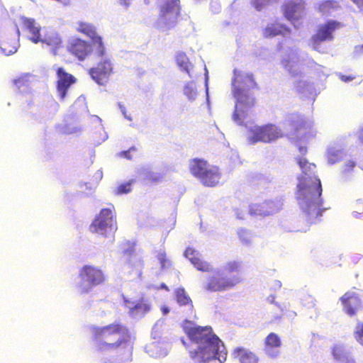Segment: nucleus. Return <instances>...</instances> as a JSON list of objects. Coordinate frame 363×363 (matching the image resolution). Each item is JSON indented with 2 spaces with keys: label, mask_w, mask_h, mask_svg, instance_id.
Masks as SVG:
<instances>
[{
  "label": "nucleus",
  "mask_w": 363,
  "mask_h": 363,
  "mask_svg": "<svg viewBox=\"0 0 363 363\" xmlns=\"http://www.w3.org/2000/svg\"><path fill=\"white\" fill-rule=\"evenodd\" d=\"M301 155H306V147L298 145ZM297 163L301 171L298 177L296 199L301 209L308 216L310 223L315 222L321 216L320 199L322 187L320 179L315 175L316 166L303 156L297 157Z\"/></svg>",
  "instance_id": "1"
},
{
  "label": "nucleus",
  "mask_w": 363,
  "mask_h": 363,
  "mask_svg": "<svg viewBox=\"0 0 363 363\" xmlns=\"http://www.w3.org/2000/svg\"><path fill=\"white\" fill-rule=\"evenodd\" d=\"M184 329L190 340L187 348L194 363H223L226 360L225 348L211 327L186 321Z\"/></svg>",
  "instance_id": "2"
},
{
  "label": "nucleus",
  "mask_w": 363,
  "mask_h": 363,
  "mask_svg": "<svg viewBox=\"0 0 363 363\" xmlns=\"http://www.w3.org/2000/svg\"><path fill=\"white\" fill-rule=\"evenodd\" d=\"M233 96L236 99L233 121L238 125H245L255 105V99L252 90L257 86L252 74L241 70H234L232 82Z\"/></svg>",
  "instance_id": "3"
},
{
  "label": "nucleus",
  "mask_w": 363,
  "mask_h": 363,
  "mask_svg": "<svg viewBox=\"0 0 363 363\" xmlns=\"http://www.w3.org/2000/svg\"><path fill=\"white\" fill-rule=\"evenodd\" d=\"M92 333L96 348L101 352L114 351L130 339L128 330L117 323L103 327H94Z\"/></svg>",
  "instance_id": "4"
},
{
  "label": "nucleus",
  "mask_w": 363,
  "mask_h": 363,
  "mask_svg": "<svg viewBox=\"0 0 363 363\" xmlns=\"http://www.w3.org/2000/svg\"><path fill=\"white\" fill-rule=\"evenodd\" d=\"M160 12L154 26L164 32L174 28L181 12L179 0H160L159 3Z\"/></svg>",
  "instance_id": "5"
},
{
  "label": "nucleus",
  "mask_w": 363,
  "mask_h": 363,
  "mask_svg": "<svg viewBox=\"0 0 363 363\" xmlns=\"http://www.w3.org/2000/svg\"><path fill=\"white\" fill-rule=\"evenodd\" d=\"M189 168L191 173L205 186H213L220 179L218 168L208 164L203 160L195 158L189 160Z\"/></svg>",
  "instance_id": "6"
},
{
  "label": "nucleus",
  "mask_w": 363,
  "mask_h": 363,
  "mask_svg": "<svg viewBox=\"0 0 363 363\" xmlns=\"http://www.w3.org/2000/svg\"><path fill=\"white\" fill-rule=\"evenodd\" d=\"M80 282L77 289L81 294L89 292L92 288L101 284L105 281L102 270L93 265H85L79 271Z\"/></svg>",
  "instance_id": "7"
},
{
  "label": "nucleus",
  "mask_w": 363,
  "mask_h": 363,
  "mask_svg": "<svg viewBox=\"0 0 363 363\" xmlns=\"http://www.w3.org/2000/svg\"><path fill=\"white\" fill-rule=\"evenodd\" d=\"M113 206L103 208L90 225V230L99 235L108 237L114 234L117 230L116 221L113 212Z\"/></svg>",
  "instance_id": "8"
},
{
  "label": "nucleus",
  "mask_w": 363,
  "mask_h": 363,
  "mask_svg": "<svg viewBox=\"0 0 363 363\" xmlns=\"http://www.w3.org/2000/svg\"><path fill=\"white\" fill-rule=\"evenodd\" d=\"M340 27V23L330 20L325 23L320 24L316 33L313 35L309 41V45L313 50L318 52H325L322 44L324 42H331L334 40V32Z\"/></svg>",
  "instance_id": "9"
},
{
  "label": "nucleus",
  "mask_w": 363,
  "mask_h": 363,
  "mask_svg": "<svg viewBox=\"0 0 363 363\" xmlns=\"http://www.w3.org/2000/svg\"><path fill=\"white\" fill-rule=\"evenodd\" d=\"M247 128V139L250 144L258 142L270 143L283 135L281 129L273 124L264 126L254 125H250Z\"/></svg>",
  "instance_id": "10"
},
{
  "label": "nucleus",
  "mask_w": 363,
  "mask_h": 363,
  "mask_svg": "<svg viewBox=\"0 0 363 363\" xmlns=\"http://www.w3.org/2000/svg\"><path fill=\"white\" fill-rule=\"evenodd\" d=\"M240 281V279L238 275L227 276L221 270L216 269L212 271L204 288L211 291H227L233 289Z\"/></svg>",
  "instance_id": "11"
},
{
  "label": "nucleus",
  "mask_w": 363,
  "mask_h": 363,
  "mask_svg": "<svg viewBox=\"0 0 363 363\" xmlns=\"http://www.w3.org/2000/svg\"><path fill=\"white\" fill-rule=\"evenodd\" d=\"M97 65L90 69L91 78L99 85H105L112 73V63L110 56L97 59Z\"/></svg>",
  "instance_id": "12"
},
{
  "label": "nucleus",
  "mask_w": 363,
  "mask_h": 363,
  "mask_svg": "<svg viewBox=\"0 0 363 363\" xmlns=\"http://www.w3.org/2000/svg\"><path fill=\"white\" fill-rule=\"evenodd\" d=\"M285 17L291 21L296 28L299 24L297 22L305 15V3L303 0H290L284 6Z\"/></svg>",
  "instance_id": "13"
},
{
  "label": "nucleus",
  "mask_w": 363,
  "mask_h": 363,
  "mask_svg": "<svg viewBox=\"0 0 363 363\" xmlns=\"http://www.w3.org/2000/svg\"><path fill=\"white\" fill-rule=\"evenodd\" d=\"M281 64L292 77H301V64L297 49L291 48L288 50L282 57Z\"/></svg>",
  "instance_id": "14"
},
{
  "label": "nucleus",
  "mask_w": 363,
  "mask_h": 363,
  "mask_svg": "<svg viewBox=\"0 0 363 363\" xmlns=\"http://www.w3.org/2000/svg\"><path fill=\"white\" fill-rule=\"evenodd\" d=\"M123 301L125 308L128 309V314L133 318L140 319L151 310V304L147 299L132 301L124 297Z\"/></svg>",
  "instance_id": "15"
},
{
  "label": "nucleus",
  "mask_w": 363,
  "mask_h": 363,
  "mask_svg": "<svg viewBox=\"0 0 363 363\" xmlns=\"http://www.w3.org/2000/svg\"><path fill=\"white\" fill-rule=\"evenodd\" d=\"M69 51L79 60L83 61L91 53V46L89 42L75 38L69 42Z\"/></svg>",
  "instance_id": "16"
},
{
  "label": "nucleus",
  "mask_w": 363,
  "mask_h": 363,
  "mask_svg": "<svg viewBox=\"0 0 363 363\" xmlns=\"http://www.w3.org/2000/svg\"><path fill=\"white\" fill-rule=\"evenodd\" d=\"M13 30L14 33L12 38H7L6 35L1 36L3 40L0 44V49L1 52L6 56L16 53L20 46V30L17 25L13 26Z\"/></svg>",
  "instance_id": "17"
},
{
  "label": "nucleus",
  "mask_w": 363,
  "mask_h": 363,
  "mask_svg": "<svg viewBox=\"0 0 363 363\" xmlns=\"http://www.w3.org/2000/svg\"><path fill=\"white\" fill-rule=\"evenodd\" d=\"M125 264L124 266V273L135 274L137 277H141V269L143 262L140 257H138L133 249L125 252Z\"/></svg>",
  "instance_id": "18"
},
{
  "label": "nucleus",
  "mask_w": 363,
  "mask_h": 363,
  "mask_svg": "<svg viewBox=\"0 0 363 363\" xmlns=\"http://www.w3.org/2000/svg\"><path fill=\"white\" fill-rule=\"evenodd\" d=\"M340 301L345 312L350 316L355 315L361 304L360 299L354 292H347L340 298Z\"/></svg>",
  "instance_id": "19"
},
{
  "label": "nucleus",
  "mask_w": 363,
  "mask_h": 363,
  "mask_svg": "<svg viewBox=\"0 0 363 363\" xmlns=\"http://www.w3.org/2000/svg\"><path fill=\"white\" fill-rule=\"evenodd\" d=\"M57 92L61 99H63L69 86L74 82V78L72 75L67 73L63 68L57 69Z\"/></svg>",
  "instance_id": "20"
},
{
  "label": "nucleus",
  "mask_w": 363,
  "mask_h": 363,
  "mask_svg": "<svg viewBox=\"0 0 363 363\" xmlns=\"http://www.w3.org/2000/svg\"><path fill=\"white\" fill-rule=\"evenodd\" d=\"M184 256L189 259L191 264L198 269L202 272H211V265L201 259L200 253L191 247H187L184 252Z\"/></svg>",
  "instance_id": "21"
},
{
  "label": "nucleus",
  "mask_w": 363,
  "mask_h": 363,
  "mask_svg": "<svg viewBox=\"0 0 363 363\" xmlns=\"http://www.w3.org/2000/svg\"><path fill=\"white\" fill-rule=\"evenodd\" d=\"M281 344L279 337L277 334L271 333L265 338L264 350L269 357L276 358L279 354Z\"/></svg>",
  "instance_id": "22"
},
{
  "label": "nucleus",
  "mask_w": 363,
  "mask_h": 363,
  "mask_svg": "<svg viewBox=\"0 0 363 363\" xmlns=\"http://www.w3.org/2000/svg\"><path fill=\"white\" fill-rule=\"evenodd\" d=\"M21 23L23 27L28 30L32 35L30 40L34 43H38L41 41V35L40 34V26L33 18H28L24 16L21 18Z\"/></svg>",
  "instance_id": "23"
},
{
  "label": "nucleus",
  "mask_w": 363,
  "mask_h": 363,
  "mask_svg": "<svg viewBox=\"0 0 363 363\" xmlns=\"http://www.w3.org/2000/svg\"><path fill=\"white\" fill-rule=\"evenodd\" d=\"M290 33V29L280 23H268L263 30V35L265 38H273L278 35L288 38Z\"/></svg>",
  "instance_id": "24"
},
{
  "label": "nucleus",
  "mask_w": 363,
  "mask_h": 363,
  "mask_svg": "<svg viewBox=\"0 0 363 363\" xmlns=\"http://www.w3.org/2000/svg\"><path fill=\"white\" fill-rule=\"evenodd\" d=\"M332 354L336 361L342 363H356L351 353L342 344H335L332 348Z\"/></svg>",
  "instance_id": "25"
},
{
  "label": "nucleus",
  "mask_w": 363,
  "mask_h": 363,
  "mask_svg": "<svg viewBox=\"0 0 363 363\" xmlns=\"http://www.w3.org/2000/svg\"><path fill=\"white\" fill-rule=\"evenodd\" d=\"M175 61L179 70L193 77L192 72L194 68V64L190 61L185 52H178L175 55Z\"/></svg>",
  "instance_id": "26"
},
{
  "label": "nucleus",
  "mask_w": 363,
  "mask_h": 363,
  "mask_svg": "<svg viewBox=\"0 0 363 363\" xmlns=\"http://www.w3.org/2000/svg\"><path fill=\"white\" fill-rule=\"evenodd\" d=\"M40 42L46 43L48 45L50 46L52 48V52L54 55L57 54V49L60 48L62 45V39L60 36L56 31L52 29L46 31L43 38L41 37Z\"/></svg>",
  "instance_id": "27"
},
{
  "label": "nucleus",
  "mask_w": 363,
  "mask_h": 363,
  "mask_svg": "<svg viewBox=\"0 0 363 363\" xmlns=\"http://www.w3.org/2000/svg\"><path fill=\"white\" fill-rule=\"evenodd\" d=\"M170 347L168 344L152 342L146 347L147 352L153 357H164L167 355Z\"/></svg>",
  "instance_id": "28"
},
{
  "label": "nucleus",
  "mask_w": 363,
  "mask_h": 363,
  "mask_svg": "<svg viewBox=\"0 0 363 363\" xmlns=\"http://www.w3.org/2000/svg\"><path fill=\"white\" fill-rule=\"evenodd\" d=\"M345 156L343 149L338 145L331 144L328 146L326 150L325 157L328 163L334 164L340 162Z\"/></svg>",
  "instance_id": "29"
},
{
  "label": "nucleus",
  "mask_w": 363,
  "mask_h": 363,
  "mask_svg": "<svg viewBox=\"0 0 363 363\" xmlns=\"http://www.w3.org/2000/svg\"><path fill=\"white\" fill-rule=\"evenodd\" d=\"M90 45L91 46V52L96 59L109 57L101 36L97 35L92 38Z\"/></svg>",
  "instance_id": "30"
},
{
  "label": "nucleus",
  "mask_w": 363,
  "mask_h": 363,
  "mask_svg": "<svg viewBox=\"0 0 363 363\" xmlns=\"http://www.w3.org/2000/svg\"><path fill=\"white\" fill-rule=\"evenodd\" d=\"M233 355L238 359L240 363H257V357L251 351L245 348H237L234 350Z\"/></svg>",
  "instance_id": "31"
},
{
  "label": "nucleus",
  "mask_w": 363,
  "mask_h": 363,
  "mask_svg": "<svg viewBox=\"0 0 363 363\" xmlns=\"http://www.w3.org/2000/svg\"><path fill=\"white\" fill-rule=\"evenodd\" d=\"M176 299L180 306H185L189 312L193 311L192 301L184 288H179L175 291Z\"/></svg>",
  "instance_id": "32"
},
{
  "label": "nucleus",
  "mask_w": 363,
  "mask_h": 363,
  "mask_svg": "<svg viewBox=\"0 0 363 363\" xmlns=\"http://www.w3.org/2000/svg\"><path fill=\"white\" fill-rule=\"evenodd\" d=\"M75 28L78 32L90 38L91 40L99 35L96 33V27L91 23L78 21L75 24Z\"/></svg>",
  "instance_id": "33"
},
{
  "label": "nucleus",
  "mask_w": 363,
  "mask_h": 363,
  "mask_svg": "<svg viewBox=\"0 0 363 363\" xmlns=\"http://www.w3.org/2000/svg\"><path fill=\"white\" fill-rule=\"evenodd\" d=\"M139 176L141 179L152 182H160L163 178V174L153 172L149 167H143L140 169Z\"/></svg>",
  "instance_id": "34"
},
{
  "label": "nucleus",
  "mask_w": 363,
  "mask_h": 363,
  "mask_svg": "<svg viewBox=\"0 0 363 363\" xmlns=\"http://www.w3.org/2000/svg\"><path fill=\"white\" fill-rule=\"evenodd\" d=\"M183 94L189 101H194L199 94L196 83L194 81L185 82L183 86Z\"/></svg>",
  "instance_id": "35"
},
{
  "label": "nucleus",
  "mask_w": 363,
  "mask_h": 363,
  "mask_svg": "<svg viewBox=\"0 0 363 363\" xmlns=\"http://www.w3.org/2000/svg\"><path fill=\"white\" fill-rule=\"evenodd\" d=\"M295 86L298 92L306 97L313 96L315 91L313 85L303 79L296 82Z\"/></svg>",
  "instance_id": "36"
},
{
  "label": "nucleus",
  "mask_w": 363,
  "mask_h": 363,
  "mask_svg": "<svg viewBox=\"0 0 363 363\" xmlns=\"http://www.w3.org/2000/svg\"><path fill=\"white\" fill-rule=\"evenodd\" d=\"M264 203L262 204H252L250 206V213L252 216H267L279 211V207L272 208V210H265Z\"/></svg>",
  "instance_id": "37"
},
{
  "label": "nucleus",
  "mask_w": 363,
  "mask_h": 363,
  "mask_svg": "<svg viewBox=\"0 0 363 363\" xmlns=\"http://www.w3.org/2000/svg\"><path fill=\"white\" fill-rule=\"evenodd\" d=\"M340 8L337 1L328 0L321 3L319 5V11L323 14L330 15L333 12L337 11Z\"/></svg>",
  "instance_id": "38"
},
{
  "label": "nucleus",
  "mask_w": 363,
  "mask_h": 363,
  "mask_svg": "<svg viewBox=\"0 0 363 363\" xmlns=\"http://www.w3.org/2000/svg\"><path fill=\"white\" fill-rule=\"evenodd\" d=\"M356 167V162L353 160H348L345 161L342 167L341 175L345 180H346L353 172Z\"/></svg>",
  "instance_id": "39"
},
{
  "label": "nucleus",
  "mask_w": 363,
  "mask_h": 363,
  "mask_svg": "<svg viewBox=\"0 0 363 363\" xmlns=\"http://www.w3.org/2000/svg\"><path fill=\"white\" fill-rule=\"evenodd\" d=\"M240 267V262L236 261H230L227 262L221 269H219L224 272L225 275L232 276V274L238 272Z\"/></svg>",
  "instance_id": "40"
},
{
  "label": "nucleus",
  "mask_w": 363,
  "mask_h": 363,
  "mask_svg": "<svg viewBox=\"0 0 363 363\" xmlns=\"http://www.w3.org/2000/svg\"><path fill=\"white\" fill-rule=\"evenodd\" d=\"M238 235L242 244L250 245L251 243L252 235L250 231L241 228L238 230Z\"/></svg>",
  "instance_id": "41"
},
{
  "label": "nucleus",
  "mask_w": 363,
  "mask_h": 363,
  "mask_svg": "<svg viewBox=\"0 0 363 363\" xmlns=\"http://www.w3.org/2000/svg\"><path fill=\"white\" fill-rule=\"evenodd\" d=\"M354 337L355 340L363 346V323L358 321L354 330Z\"/></svg>",
  "instance_id": "42"
},
{
  "label": "nucleus",
  "mask_w": 363,
  "mask_h": 363,
  "mask_svg": "<svg viewBox=\"0 0 363 363\" xmlns=\"http://www.w3.org/2000/svg\"><path fill=\"white\" fill-rule=\"evenodd\" d=\"M157 258L161 265L162 269H168L171 266V262L167 259L164 251L161 250L158 252Z\"/></svg>",
  "instance_id": "43"
},
{
  "label": "nucleus",
  "mask_w": 363,
  "mask_h": 363,
  "mask_svg": "<svg viewBox=\"0 0 363 363\" xmlns=\"http://www.w3.org/2000/svg\"><path fill=\"white\" fill-rule=\"evenodd\" d=\"M130 182L121 184L116 190V194H127L130 191Z\"/></svg>",
  "instance_id": "44"
},
{
  "label": "nucleus",
  "mask_w": 363,
  "mask_h": 363,
  "mask_svg": "<svg viewBox=\"0 0 363 363\" xmlns=\"http://www.w3.org/2000/svg\"><path fill=\"white\" fill-rule=\"evenodd\" d=\"M137 149L135 146L131 147L126 151H122L119 153L121 157H124L128 160L132 159V153L136 152Z\"/></svg>",
  "instance_id": "45"
},
{
  "label": "nucleus",
  "mask_w": 363,
  "mask_h": 363,
  "mask_svg": "<svg viewBox=\"0 0 363 363\" xmlns=\"http://www.w3.org/2000/svg\"><path fill=\"white\" fill-rule=\"evenodd\" d=\"M265 210H272V208L279 207V210L281 208V203L280 202L274 201H267L264 203Z\"/></svg>",
  "instance_id": "46"
},
{
  "label": "nucleus",
  "mask_w": 363,
  "mask_h": 363,
  "mask_svg": "<svg viewBox=\"0 0 363 363\" xmlns=\"http://www.w3.org/2000/svg\"><path fill=\"white\" fill-rule=\"evenodd\" d=\"M118 106L121 113L124 116V118H126L127 120L131 121H132V118L130 117V116L127 114V111H126V108H125V106L123 104H121V102H118Z\"/></svg>",
  "instance_id": "47"
},
{
  "label": "nucleus",
  "mask_w": 363,
  "mask_h": 363,
  "mask_svg": "<svg viewBox=\"0 0 363 363\" xmlns=\"http://www.w3.org/2000/svg\"><path fill=\"white\" fill-rule=\"evenodd\" d=\"M354 55L357 57L363 55V45L354 47Z\"/></svg>",
  "instance_id": "48"
},
{
  "label": "nucleus",
  "mask_w": 363,
  "mask_h": 363,
  "mask_svg": "<svg viewBox=\"0 0 363 363\" xmlns=\"http://www.w3.org/2000/svg\"><path fill=\"white\" fill-rule=\"evenodd\" d=\"M132 1L133 0H119V4L125 9H128L130 6Z\"/></svg>",
  "instance_id": "49"
},
{
  "label": "nucleus",
  "mask_w": 363,
  "mask_h": 363,
  "mask_svg": "<svg viewBox=\"0 0 363 363\" xmlns=\"http://www.w3.org/2000/svg\"><path fill=\"white\" fill-rule=\"evenodd\" d=\"M211 7L212 11L214 13L218 12L220 11V4L217 1L211 2Z\"/></svg>",
  "instance_id": "50"
},
{
  "label": "nucleus",
  "mask_w": 363,
  "mask_h": 363,
  "mask_svg": "<svg viewBox=\"0 0 363 363\" xmlns=\"http://www.w3.org/2000/svg\"><path fill=\"white\" fill-rule=\"evenodd\" d=\"M81 131H82V128L79 127H77V126L68 128L67 130H66V132L69 134L78 133H80Z\"/></svg>",
  "instance_id": "51"
},
{
  "label": "nucleus",
  "mask_w": 363,
  "mask_h": 363,
  "mask_svg": "<svg viewBox=\"0 0 363 363\" xmlns=\"http://www.w3.org/2000/svg\"><path fill=\"white\" fill-rule=\"evenodd\" d=\"M316 66H317L316 70H318V71L320 70L324 76H328L329 74V70L327 68H325L321 65H316Z\"/></svg>",
  "instance_id": "52"
},
{
  "label": "nucleus",
  "mask_w": 363,
  "mask_h": 363,
  "mask_svg": "<svg viewBox=\"0 0 363 363\" xmlns=\"http://www.w3.org/2000/svg\"><path fill=\"white\" fill-rule=\"evenodd\" d=\"M205 70H206V73H205V86H206V95H207V97L208 96V70L206 69V68H205Z\"/></svg>",
  "instance_id": "53"
},
{
  "label": "nucleus",
  "mask_w": 363,
  "mask_h": 363,
  "mask_svg": "<svg viewBox=\"0 0 363 363\" xmlns=\"http://www.w3.org/2000/svg\"><path fill=\"white\" fill-rule=\"evenodd\" d=\"M160 0H144V3L146 5H150L152 4H157L159 6Z\"/></svg>",
  "instance_id": "54"
},
{
  "label": "nucleus",
  "mask_w": 363,
  "mask_h": 363,
  "mask_svg": "<svg viewBox=\"0 0 363 363\" xmlns=\"http://www.w3.org/2000/svg\"><path fill=\"white\" fill-rule=\"evenodd\" d=\"M340 79H341L342 82H350V81H351V80H352V79H353V78H352V77H346V76H345V75H340Z\"/></svg>",
  "instance_id": "55"
},
{
  "label": "nucleus",
  "mask_w": 363,
  "mask_h": 363,
  "mask_svg": "<svg viewBox=\"0 0 363 363\" xmlns=\"http://www.w3.org/2000/svg\"><path fill=\"white\" fill-rule=\"evenodd\" d=\"M23 82V79H21V78L14 80V84L18 88H20V86L22 85Z\"/></svg>",
  "instance_id": "56"
},
{
  "label": "nucleus",
  "mask_w": 363,
  "mask_h": 363,
  "mask_svg": "<svg viewBox=\"0 0 363 363\" xmlns=\"http://www.w3.org/2000/svg\"><path fill=\"white\" fill-rule=\"evenodd\" d=\"M161 310L164 315H167L169 312V308L166 306H162Z\"/></svg>",
  "instance_id": "57"
},
{
  "label": "nucleus",
  "mask_w": 363,
  "mask_h": 363,
  "mask_svg": "<svg viewBox=\"0 0 363 363\" xmlns=\"http://www.w3.org/2000/svg\"><path fill=\"white\" fill-rule=\"evenodd\" d=\"M363 213H360V212H358V211H353L352 212V216L354 218H361V216L362 215Z\"/></svg>",
  "instance_id": "58"
},
{
  "label": "nucleus",
  "mask_w": 363,
  "mask_h": 363,
  "mask_svg": "<svg viewBox=\"0 0 363 363\" xmlns=\"http://www.w3.org/2000/svg\"><path fill=\"white\" fill-rule=\"evenodd\" d=\"M274 298L275 297L274 296H269L268 298H267V301L271 303H276L275 301H274Z\"/></svg>",
  "instance_id": "59"
},
{
  "label": "nucleus",
  "mask_w": 363,
  "mask_h": 363,
  "mask_svg": "<svg viewBox=\"0 0 363 363\" xmlns=\"http://www.w3.org/2000/svg\"><path fill=\"white\" fill-rule=\"evenodd\" d=\"M358 137H359V140L363 142V128L360 129V130L359 132Z\"/></svg>",
  "instance_id": "60"
},
{
  "label": "nucleus",
  "mask_w": 363,
  "mask_h": 363,
  "mask_svg": "<svg viewBox=\"0 0 363 363\" xmlns=\"http://www.w3.org/2000/svg\"><path fill=\"white\" fill-rule=\"evenodd\" d=\"M281 286V283L279 281H274V287L280 288Z\"/></svg>",
  "instance_id": "61"
},
{
  "label": "nucleus",
  "mask_w": 363,
  "mask_h": 363,
  "mask_svg": "<svg viewBox=\"0 0 363 363\" xmlns=\"http://www.w3.org/2000/svg\"><path fill=\"white\" fill-rule=\"evenodd\" d=\"M93 118H94L96 121H99V123H101V119L99 116H93Z\"/></svg>",
  "instance_id": "62"
},
{
  "label": "nucleus",
  "mask_w": 363,
  "mask_h": 363,
  "mask_svg": "<svg viewBox=\"0 0 363 363\" xmlns=\"http://www.w3.org/2000/svg\"><path fill=\"white\" fill-rule=\"evenodd\" d=\"M236 215H237V217H238V218H240V219H242V218H243V216H242V215H241V213H238V212H237V213H236Z\"/></svg>",
  "instance_id": "63"
},
{
  "label": "nucleus",
  "mask_w": 363,
  "mask_h": 363,
  "mask_svg": "<svg viewBox=\"0 0 363 363\" xmlns=\"http://www.w3.org/2000/svg\"><path fill=\"white\" fill-rule=\"evenodd\" d=\"M96 175L99 177V178H101L102 177V172H98Z\"/></svg>",
  "instance_id": "64"
}]
</instances>
